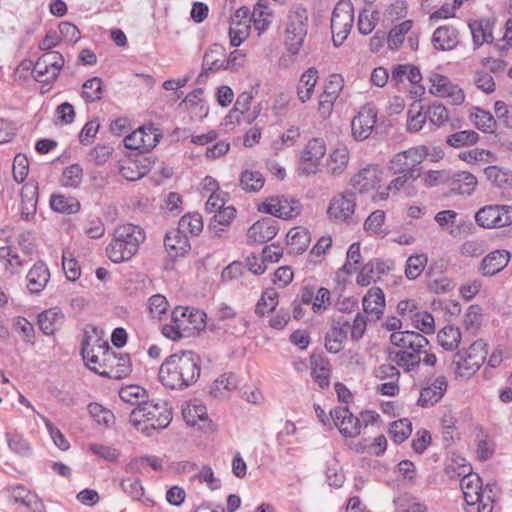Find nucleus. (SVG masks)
I'll use <instances>...</instances> for the list:
<instances>
[{
    "instance_id": "obj_46",
    "label": "nucleus",
    "mask_w": 512,
    "mask_h": 512,
    "mask_svg": "<svg viewBox=\"0 0 512 512\" xmlns=\"http://www.w3.org/2000/svg\"><path fill=\"white\" fill-rule=\"evenodd\" d=\"M206 319L207 314L203 310L191 308L187 323L183 326L186 333H191V337L199 335L206 328Z\"/></svg>"
},
{
    "instance_id": "obj_47",
    "label": "nucleus",
    "mask_w": 512,
    "mask_h": 512,
    "mask_svg": "<svg viewBox=\"0 0 512 512\" xmlns=\"http://www.w3.org/2000/svg\"><path fill=\"white\" fill-rule=\"evenodd\" d=\"M83 179V169L80 164L74 163L66 167L60 177V184L66 188H78Z\"/></svg>"
},
{
    "instance_id": "obj_43",
    "label": "nucleus",
    "mask_w": 512,
    "mask_h": 512,
    "mask_svg": "<svg viewBox=\"0 0 512 512\" xmlns=\"http://www.w3.org/2000/svg\"><path fill=\"white\" fill-rule=\"evenodd\" d=\"M88 413L97 422L105 428H110L115 423V416L111 410L97 402H91L87 406Z\"/></svg>"
},
{
    "instance_id": "obj_50",
    "label": "nucleus",
    "mask_w": 512,
    "mask_h": 512,
    "mask_svg": "<svg viewBox=\"0 0 512 512\" xmlns=\"http://www.w3.org/2000/svg\"><path fill=\"white\" fill-rule=\"evenodd\" d=\"M428 155L429 148L427 146L421 145L396 154V160L400 161L401 159L408 158L409 161H404V164L415 167L420 165L422 161L428 157Z\"/></svg>"
},
{
    "instance_id": "obj_44",
    "label": "nucleus",
    "mask_w": 512,
    "mask_h": 512,
    "mask_svg": "<svg viewBox=\"0 0 512 512\" xmlns=\"http://www.w3.org/2000/svg\"><path fill=\"white\" fill-rule=\"evenodd\" d=\"M475 109L476 113L470 115L475 127L484 133H494L497 122L493 115L482 108Z\"/></svg>"
},
{
    "instance_id": "obj_45",
    "label": "nucleus",
    "mask_w": 512,
    "mask_h": 512,
    "mask_svg": "<svg viewBox=\"0 0 512 512\" xmlns=\"http://www.w3.org/2000/svg\"><path fill=\"white\" fill-rule=\"evenodd\" d=\"M264 183L265 179L259 171L245 170L239 179V185L246 192H258Z\"/></svg>"
},
{
    "instance_id": "obj_37",
    "label": "nucleus",
    "mask_w": 512,
    "mask_h": 512,
    "mask_svg": "<svg viewBox=\"0 0 512 512\" xmlns=\"http://www.w3.org/2000/svg\"><path fill=\"white\" fill-rule=\"evenodd\" d=\"M484 174L494 186L507 189L512 187V172L504 170L498 166H488L484 169Z\"/></svg>"
},
{
    "instance_id": "obj_21",
    "label": "nucleus",
    "mask_w": 512,
    "mask_h": 512,
    "mask_svg": "<svg viewBox=\"0 0 512 512\" xmlns=\"http://www.w3.org/2000/svg\"><path fill=\"white\" fill-rule=\"evenodd\" d=\"M495 21L490 18H481L472 20L468 23V27L472 34L474 50L480 48L484 43L492 44L494 41L493 27Z\"/></svg>"
},
{
    "instance_id": "obj_39",
    "label": "nucleus",
    "mask_w": 512,
    "mask_h": 512,
    "mask_svg": "<svg viewBox=\"0 0 512 512\" xmlns=\"http://www.w3.org/2000/svg\"><path fill=\"white\" fill-rule=\"evenodd\" d=\"M422 352L399 350L395 352L393 358L390 359L397 364V366L403 368L405 372H411L416 370L421 362L420 354Z\"/></svg>"
},
{
    "instance_id": "obj_6",
    "label": "nucleus",
    "mask_w": 512,
    "mask_h": 512,
    "mask_svg": "<svg viewBox=\"0 0 512 512\" xmlns=\"http://www.w3.org/2000/svg\"><path fill=\"white\" fill-rule=\"evenodd\" d=\"M486 342L483 339L474 341L467 349L458 350L453 357V365L457 376L469 378L484 363L487 355Z\"/></svg>"
},
{
    "instance_id": "obj_52",
    "label": "nucleus",
    "mask_w": 512,
    "mask_h": 512,
    "mask_svg": "<svg viewBox=\"0 0 512 512\" xmlns=\"http://www.w3.org/2000/svg\"><path fill=\"white\" fill-rule=\"evenodd\" d=\"M62 269L68 281L75 282L81 276V268L78 261L69 250H63Z\"/></svg>"
},
{
    "instance_id": "obj_16",
    "label": "nucleus",
    "mask_w": 512,
    "mask_h": 512,
    "mask_svg": "<svg viewBox=\"0 0 512 512\" xmlns=\"http://www.w3.org/2000/svg\"><path fill=\"white\" fill-rule=\"evenodd\" d=\"M164 247L172 262H175L178 258L185 257L191 250L187 234L180 233L179 230L175 229L166 232Z\"/></svg>"
},
{
    "instance_id": "obj_26",
    "label": "nucleus",
    "mask_w": 512,
    "mask_h": 512,
    "mask_svg": "<svg viewBox=\"0 0 512 512\" xmlns=\"http://www.w3.org/2000/svg\"><path fill=\"white\" fill-rule=\"evenodd\" d=\"M431 42L436 50L450 51L458 45V30L452 25L439 26L434 31Z\"/></svg>"
},
{
    "instance_id": "obj_2",
    "label": "nucleus",
    "mask_w": 512,
    "mask_h": 512,
    "mask_svg": "<svg viewBox=\"0 0 512 512\" xmlns=\"http://www.w3.org/2000/svg\"><path fill=\"white\" fill-rule=\"evenodd\" d=\"M172 407L165 401L142 400L130 414L129 422L141 433L148 437L154 431H160L169 426L172 421Z\"/></svg>"
},
{
    "instance_id": "obj_64",
    "label": "nucleus",
    "mask_w": 512,
    "mask_h": 512,
    "mask_svg": "<svg viewBox=\"0 0 512 512\" xmlns=\"http://www.w3.org/2000/svg\"><path fill=\"white\" fill-rule=\"evenodd\" d=\"M427 115L431 123L440 126L449 119L447 108L440 102H434L429 106Z\"/></svg>"
},
{
    "instance_id": "obj_62",
    "label": "nucleus",
    "mask_w": 512,
    "mask_h": 512,
    "mask_svg": "<svg viewBox=\"0 0 512 512\" xmlns=\"http://www.w3.org/2000/svg\"><path fill=\"white\" fill-rule=\"evenodd\" d=\"M431 442V433L426 429H420L415 433L411 447L415 453L421 455L426 451Z\"/></svg>"
},
{
    "instance_id": "obj_1",
    "label": "nucleus",
    "mask_w": 512,
    "mask_h": 512,
    "mask_svg": "<svg viewBox=\"0 0 512 512\" xmlns=\"http://www.w3.org/2000/svg\"><path fill=\"white\" fill-rule=\"evenodd\" d=\"M202 357L192 350H180L166 357L159 368L161 384L172 390H185L200 378Z\"/></svg>"
},
{
    "instance_id": "obj_53",
    "label": "nucleus",
    "mask_w": 512,
    "mask_h": 512,
    "mask_svg": "<svg viewBox=\"0 0 512 512\" xmlns=\"http://www.w3.org/2000/svg\"><path fill=\"white\" fill-rule=\"evenodd\" d=\"M40 58L51 69L50 79L56 80L65 63L63 55L58 51H44Z\"/></svg>"
},
{
    "instance_id": "obj_56",
    "label": "nucleus",
    "mask_w": 512,
    "mask_h": 512,
    "mask_svg": "<svg viewBox=\"0 0 512 512\" xmlns=\"http://www.w3.org/2000/svg\"><path fill=\"white\" fill-rule=\"evenodd\" d=\"M120 487L132 500L139 501L144 495V487L138 478L127 477L120 482Z\"/></svg>"
},
{
    "instance_id": "obj_12",
    "label": "nucleus",
    "mask_w": 512,
    "mask_h": 512,
    "mask_svg": "<svg viewBox=\"0 0 512 512\" xmlns=\"http://www.w3.org/2000/svg\"><path fill=\"white\" fill-rule=\"evenodd\" d=\"M429 81L431 83L429 92L432 95L442 98L449 97L453 105H460L464 102V91L458 85L452 84L446 75L432 72Z\"/></svg>"
},
{
    "instance_id": "obj_29",
    "label": "nucleus",
    "mask_w": 512,
    "mask_h": 512,
    "mask_svg": "<svg viewBox=\"0 0 512 512\" xmlns=\"http://www.w3.org/2000/svg\"><path fill=\"white\" fill-rule=\"evenodd\" d=\"M91 336L87 331L84 332L83 339L81 341V349L80 353L83 360L86 362L87 367L89 368V363L98 364L102 360V351L104 349H99V347L103 348L105 345H109L108 342L98 338L96 340V345H90Z\"/></svg>"
},
{
    "instance_id": "obj_51",
    "label": "nucleus",
    "mask_w": 512,
    "mask_h": 512,
    "mask_svg": "<svg viewBox=\"0 0 512 512\" xmlns=\"http://www.w3.org/2000/svg\"><path fill=\"white\" fill-rule=\"evenodd\" d=\"M13 329L21 336L22 340L34 345L35 329L33 324L23 316H17L13 319Z\"/></svg>"
},
{
    "instance_id": "obj_55",
    "label": "nucleus",
    "mask_w": 512,
    "mask_h": 512,
    "mask_svg": "<svg viewBox=\"0 0 512 512\" xmlns=\"http://www.w3.org/2000/svg\"><path fill=\"white\" fill-rule=\"evenodd\" d=\"M8 447L14 453L28 457L32 453V448L28 441L20 434L6 433Z\"/></svg>"
},
{
    "instance_id": "obj_7",
    "label": "nucleus",
    "mask_w": 512,
    "mask_h": 512,
    "mask_svg": "<svg viewBox=\"0 0 512 512\" xmlns=\"http://www.w3.org/2000/svg\"><path fill=\"white\" fill-rule=\"evenodd\" d=\"M354 22V8L350 0H340L333 9L331 17L332 41L340 47L347 39Z\"/></svg>"
},
{
    "instance_id": "obj_34",
    "label": "nucleus",
    "mask_w": 512,
    "mask_h": 512,
    "mask_svg": "<svg viewBox=\"0 0 512 512\" xmlns=\"http://www.w3.org/2000/svg\"><path fill=\"white\" fill-rule=\"evenodd\" d=\"M349 163V152L346 148H337L333 150L327 161V172L334 176H341Z\"/></svg>"
},
{
    "instance_id": "obj_35",
    "label": "nucleus",
    "mask_w": 512,
    "mask_h": 512,
    "mask_svg": "<svg viewBox=\"0 0 512 512\" xmlns=\"http://www.w3.org/2000/svg\"><path fill=\"white\" fill-rule=\"evenodd\" d=\"M438 344L446 351H454L461 342V331L454 325H447L437 333Z\"/></svg>"
},
{
    "instance_id": "obj_58",
    "label": "nucleus",
    "mask_w": 512,
    "mask_h": 512,
    "mask_svg": "<svg viewBox=\"0 0 512 512\" xmlns=\"http://www.w3.org/2000/svg\"><path fill=\"white\" fill-rule=\"evenodd\" d=\"M89 450L99 458L112 463L117 462L120 456V451L118 449L104 444L91 443L89 444Z\"/></svg>"
},
{
    "instance_id": "obj_36",
    "label": "nucleus",
    "mask_w": 512,
    "mask_h": 512,
    "mask_svg": "<svg viewBox=\"0 0 512 512\" xmlns=\"http://www.w3.org/2000/svg\"><path fill=\"white\" fill-rule=\"evenodd\" d=\"M286 239L295 254L305 252L311 240L309 230L303 227L292 228L287 233Z\"/></svg>"
},
{
    "instance_id": "obj_10",
    "label": "nucleus",
    "mask_w": 512,
    "mask_h": 512,
    "mask_svg": "<svg viewBox=\"0 0 512 512\" xmlns=\"http://www.w3.org/2000/svg\"><path fill=\"white\" fill-rule=\"evenodd\" d=\"M356 208V193L353 190L344 192L331 198L328 208V218L335 222H345L354 214Z\"/></svg>"
},
{
    "instance_id": "obj_11",
    "label": "nucleus",
    "mask_w": 512,
    "mask_h": 512,
    "mask_svg": "<svg viewBox=\"0 0 512 512\" xmlns=\"http://www.w3.org/2000/svg\"><path fill=\"white\" fill-rule=\"evenodd\" d=\"M377 122V109L367 103L362 106L356 116L351 121V130L353 138L357 141L366 140L372 133Z\"/></svg>"
},
{
    "instance_id": "obj_25",
    "label": "nucleus",
    "mask_w": 512,
    "mask_h": 512,
    "mask_svg": "<svg viewBox=\"0 0 512 512\" xmlns=\"http://www.w3.org/2000/svg\"><path fill=\"white\" fill-rule=\"evenodd\" d=\"M363 310L371 315L373 320H379L385 309V295L381 288L371 287L362 299Z\"/></svg>"
},
{
    "instance_id": "obj_48",
    "label": "nucleus",
    "mask_w": 512,
    "mask_h": 512,
    "mask_svg": "<svg viewBox=\"0 0 512 512\" xmlns=\"http://www.w3.org/2000/svg\"><path fill=\"white\" fill-rule=\"evenodd\" d=\"M478 140L479 134L474 130H462L450 134L446 139V143L451 147L459 148L463 146L474 145L478 142Z\"/></svg>"
},
{
    "instance_id": "obj_4",
    "label": "nucleus",
    "mask_w": 512,
    "mask_h": 512,
    "mask_svg": "<svg viewBox=\"0 0 512 512\" xmlns=\"http://www.w3.org/2000/svg\"><path fill=\"white\" fill-rule=\"evenodd\" d=\"M308 20V11L302 4L294 5L287 14L284 45L291 55H297L304 44Z\"/></svg>"
},
{
    "instance_id": "obj_57",
    "label": "nucleus",
    "mask_w": 512,
    "mask_h": 512,
    "mask_svg": "<svg viewBox=\"0 0 512 512\" xmlns=\"http://www.w3.org/2000/svg\"><path fill=\"white\" fill-rule=\"evenodd\" d=\"M270 201L278 203V206L279 208H281V211L288 214H294L293 219L296 218L301 213L302 205L300 201L295 198H289L284 195L271 196Z\"/></svg>"
},
{
    "instance_id": "obj_9",
    "label": "nucleus",
    "mask_w": 512,
    "mask_h": 512,
    "mask_svg": "<svg viewBox=\"0 0 512 512\" xmlns=\"http://www.w3.org/2000/svg\"><path fill=\"white\" fill-rule=\"evenodd\" d=\"M326 153V144L322 138H312L302 151L298 172L309 176L317 173L321 159Z\"/></svg>"
},
{
    "instance_id": "obj_5",
    "label": "nucleus",
    "mask_w": 512,
    "mask_h": 512,
    "mask_svg": "<svg viewBox=\"0 0 512 512\" xmlns=\"http://www.w3.org/2000/svg\"><path fill=\"white\" fill-rule=\"evenodd\" d=\"M102 351V360L97 367H89L95 374L103 378L120 380L130 375L132 371L131 358L128 353H117L109 345H105Z\"/></svg>"
},
{
    "instance_id": "obj_61",
    "label": "nucleus",
    "mask_w": 512,
    "mask_h": 512,
    "mask_svg": "<svg viewBox=\"0 0 512 512\" xmlns=\"http://www.w3.org/2000/svg\"><path fill=\"white\" fill-rule=\"evenodd\" d=\"M482 308L478 304L470 305L464 317V327L466 330L474 329L477 331L481 326Z\"/></svg>"
},
{
    "instance_id": "obj_24",
    "label": "nucleus",
    "mask_w": 512,
    "mask_h": 512,
    "mask_svg": "<svg viewBox=\"0 0 512 512\" xmlns=\"http://www.w3.org/2000/svg\"><path fill=\"white\" fill-rule=\"evenodd\" d=\"M64 319L63 312L54 307L40 312L37 316V324L44 335L51 336L61 328Z\"/></svg>"
},
{
    "instance_id": "obj_63",
    "label": "nucleus",
    "mask_w": 512,
    "mask_h": 512,
    "mask_svg": "<svg viewBox=\"0 0 512 512\" xmlns=\"http://www.w3.org/2000/svg\"><path fill=\"white\" fill-rule=\"evenodd\" d=\"M475 85L486 94H491L496 89V84L490 73L484 70H477L474 77Z\"/></svg>"
},
{
    "instance_id": "obj_28",
    "label": "nucleus",
    "mask_w": 512,
    "mask_h": 512,
    "mask_svg": "<svg viewBox=\"0 0 512 512\" xmlns=\"http://www.w3.org/2000/svg\"><path fill=\"white\" fill-rule=\"evenodd\" d=\"M182 415L189 426L194 427L198 422H202L203 425L199 426V429L202 431H206L212 423L204 404L189 403L182 409Z\"/></svg>"
},
{
    "instance_id": "obj_30",
    "label": "nucleus",
    "mask_w": 512,
    "mask_h": 512,
    "mask_svg": "<svg viewBox=\"0 0 512 512\" xmlns=\"http://www.w3.org/2000/svg\"><path fill=\"white\" fill-rule=\"evenodd\" d=\"M50 208L61 214H75L81 209V204L76 197L65 196L61 193H53L49 199Z\"/></svg>"
},
{
    "instance_id": "obj_8",
    "label": "nucleus",
    "mask_w": 512,
    "mask_h": 512,
    "mask_svg": "<svg viewBox=\"0 0 512 512\" xmlns=\"http://www.w3.org/2000/svg\"><path fill=\"white\" fill-rule=\"evenodd\" d=\"M475 221L483 228H501L512 224V206L486 205L475 213Z\"/></svg>"
},
{
    "instance_id": "obj_18",
    "label": "nucleus",
    "mask_w": 512,
    "mask_h": 512,
    "mask_svg": "<svg viewBox=\"0 0 512 512\" xmlns=\"http://www.w3.org/2000/svg\"><path fill=\"white\" fill-rule=\"evenodd\" d=\"M477 178L468 171L450 172L448 194L471 196L477 186Z\"/></svg>"
},
{
    "instance_id": "obj_60",
    "label": "nucleus",
    "mask_w": 512,
    "mask_h": 512,
    "mask_svg": "<svg viewBox=\"0 0 512 512\" xmlns=\"http://www.w3.org/2000/svg\"><path fill=\"white\" fill-rule=\"evenodd\" d=\"M29 173V161L23 154H17L13 161V178L21 184L25 181Z\"/></svg>"
},
{
    "instance_id": "obj_14",
    "label": "nucleus",
    "mask_w": 512,
    "mask_h": 512,
    "mask_svg": "<svg viewBox=\"0 0 512 512\" xmlns=\"http://www.w3.org/2000/svg\"><path fill=\"white\" fill-rule=\"evenodd\" d=\"M279 222L271 217H263L250 226L247 232L248 243H266L279 232Z\"/></svg>"
},
{
    "instance_id": "obj_40",
    "label": "nucleus",
    "mask_w": 512,
    "mask_h": 512,
    "mask_svg": "<svg viewBox=\"0 0 512 512\" xmlns=\"http://www.w3.org/2000/svg\"><path fill=\"white\" fill-rule=\"evenodd\" d=\"M388 433L395 444H402L412 433V423L408 418H401L390 424Z\"/></svg>"
},
{
    "instance_id": "obj_59",
    "label": "nucleus",
    "mask_w": 512,
    "mask_h": 512,
    "mask_svg": "<svg viewBox=\"0 0 512 512\" xmlns=\"http://www.w3.org/2000/svg\"><path fill=\"white\" fill-rule=\"evenodd\" d=\"M459 158L468 163L474 164L479 161L489 162L494 159V154L490 150L486 149H473L469 151H462L459 153Z\"/></svg>"
},
{
    "instance_id": "obj_19",
    "label": "nucleus",
    "mask_w": 512,
    "mask_h": 512,
    "mask_svg": "<svg viewBox=\"0 0 512 512\" xmlns=\"http://www.w3.org/2000/svg\"><path fill=\"white\" fill-rule=\"evenodd\" d=\"M447 387L448 381L446 377L438 376L430 385L420 390L417 405L423 408L434 406L442 399Z\"/></svg>"
},
{
    "instance_id": "obj_22",
    "label": "nucleus",
    "mask_w": 512,
    "mask_h": 512,
    "mask_svg": "<svg viewBox=\"0 0 512 512\" xmlns=\"http://www.w3.org/2000/svg\"><path fill=\"white\" fill-rule=\"evenodd\" d=\"M27 289L31 294L39 295L50 280V271L47 265L39 260L29 270L27 276Z\"/></svg>"
},
{
    "instance_id": "obj_31",
    "label": "nucleus",
    "mask_w": 512,
    "mask_h": 512,
    "mask_svg": "<svg viewBox=\"0 0 512 512\" xmlns=\"http://www.w3.org/2000/svg\"><path fill=\"white\" fill-rule=\"evenodd\" d=\"M272 17L273 13L266 0H258L250 17V21L254 24L258 34L261 35L268 30Z\"/></svg>"
},
{
    "instance_id": "obj_27",
    "label": "nucleus",
    "mask_w": 512,
    "mask_h": 512,
    "mask_svg": "<svg viewBox=\"0 0 512 512\" xmlns=\"http://www.w3.org/2000/svg\"><path fill=\"white\" fill-rule=\"evenodd\" d=\"M310 364L311 375L314 381L322 389L329 387L331 377L329 360L320 354H312L310 356Z\"/></svg>"
},
{
    "instance_id": "obj_33",
    "label": "nucleus",
    "mask_w": 512,
    "mask_h": 512,
    "mask_svg": "<svg viewBox=\"0 0 512 512\" xmlns=\"http://www.w3.org/2000/svg\"><path fill=\"white\" fill-rule=\"evenodd\" d=\"M318 79V70L315 67L308 68L300 77L297 86L298 99L305 103L312 96Z\"/></svg>"
},
{
    "instance_id": "obj_54",
    "label": "nucleus",
    "mask_w": 512,
    "mask_h": 512,
    "mask_svg": "<svg viewBox=\"0 0 512 512\" xmlns=\"http://www.w3.org/2000/svg\"><path fill=\"white\" fill-rule=\"evenodd\" d=\"M412 323L423 334L430 335L435 332V320L430 312H416L412 317Z\"/></svg>"
},
{
    "instance_id": "obj_49",
    "label": "nucleus",
    "mask_w": 512,
    "mask_h": 512,
    "mask_svg": "<svg viewBox=\"0 0 512 512\" xmlns=\"http://www.w3.org/2000/svg\"><path fill=\"white\" fill-rule=\"evenodd\" d=\"M427 262L428 257L424 253L411 255L406 261L405 276L409 280H415L421 275Z\"/></svg>"
},
{
    "instance_id": "obj_17",
    "label": "nucleus",
    "mask_w": 512,
    "mask_h": 512,
    "mask_svg": "<svg viewBox=\"0 0 512 512\" xmlns=\"http://www.w3.org/2000/svg\"><path fill=\"white\" fill-rule=\"evenodd\" d=\"M380 170L377 165H368L353 175L349 184L360 194L375 189L380 183Z\"/></svg>"
},
{
    "instance_id": "obj_3",
    "label": "nucleus",
    "mask_w": 512,
    "mask_h": 512,
    "mask_svg": "<svg viewBox=\"0 0 512 512\" xmlns=\"http://www.w3.org/2000/svg\"><path fill=\"white\" fill-rule=\"evenodd\" d=\"M146 239L142 227L127 223L118 226L113 233V239L106 247L108 258L114 263L130 260L139 250V246Z\"/></svg>"
},
{
    "instance_id": "obj_41",
    "label": "nucleus",
    "mask_w": 512,
    "mask_h": 512,
    "mask_svg": "<svg viewBox=\"0 0 512 512\" xmlns=\"http://www.w3.org/2000/svg\"><path fill=\"white\" fill-rule=\"evenodd\" d=\"M82 98L86 103L97 102L103 97V81L100 77L94 76L86 80L82 85Z\"/></svg>"
},
{
    "instance_id": "obj_23",
    "label": "nucleus",
    "mask_w": 512,
    "mask_h": 512,
    "mask_svg": "<svg viewBox=\"0 0 512 512\" xmlns=\"http://www.w3.org/2000/svg\"><path fill=\"white\" fill-rule=\"evenodd\" d=\"M482 479L478 474L468 473L460 481L464 501L468 506H474L483 500Z\"/></svg>"
},
{
    "instance_id": "obj_15",
    "label": "nucleus",
    "mask_w": 512,
    "mask_h": 512,
    "mask_svg": "<svg viewBox=\"0 0 512 512\" xmlns=\"http://www.w3.org/2000/svg\"><path fill=\"white\" fill-rule=\"evenodd\" d=\"M511 257L512 253L506 249L494 250L482 259L478 272L483 277H492L507 267Z\"/></svg>"
},
{
    "instance_id": "obj_13",
    "label": "nucleus",
    "mask_w": 512,
    "mask_h": 512,
    "mask_svg": "<svg viewBox=\"0 0 512 512\" xmlns=\"http://www.w3.org/2000/svg\"><path fill=\"white\" fill-rule=\"evenodd\" d=\"M330 416L340 434L345 438H355L361 432V420L354 416L348 406H337L330 411Z\"/></svg>"
},
{
    "instance_id": "obj_38",
    "label": "nucleus",
    "mask_w": 512,
    "mask_h": 512,
    "mask_svg": "<svg viewBox=\"0 0 512 512\" xmlns=\"http://www.w3.org/2000/svg\"><path fill=\"white\" fill-rule=\"evenodd\" d=\"M236 216V209L233 206L223 207L214 214L208 229L213 233L214 237H221L222 228L219 225L229 226Z\"/></svg>"
},
{
    "instance_id": "obj_20",
    "label": "nucleus",
    "mask_w": 512,
    "mask_h": 512,
    "mask_svg": "<svg viewBox=\"0 0 512 512\" xmlns=\"http://www.w3.org/2000/svg\"><path fill=\"white\" fill-rule=\"evenodd\" d=\"M345 326H349L343 316L333 320L330 332L325 335V348L331 354H337L343 349V344L347 339V331Z\"/></svg>"
},
{
    "instance_id": "obj_32",
    "label": "nucleus",
    "mask_w": 512,
    "mask_h": 512,
    "mask_svg": "<svg viewBox=\"0 0 512 512\" xmlns=\"http://www.w3.org/2000/svg\"><path fill=\"white\" fill-rule=\"evenodd\" d=\"M225 54L226 49L223 45L219 43L210 45L203 56L202 66L210 70L212 73L223 69Z\"/></svg>"
},
{
    "instance_id": "obj_42",
    "label": "nucleus",
    "mask_w": 512,
    "mask_h": 512,
    "mask_svg": "<svg viewBox=\"0 0 512 512\" xmlns=\"http://www.w3.org/2000/svg\"><path fill=\"white\" fill-rule=\"evenodd\" d=\"M175 230H179L180 233L184 234L189 232L191 235L194 236L199 235L203 230L202 216L197 212L183 215L180 218L178 222V227Z\"/></svg>"
}]
</instances>
